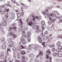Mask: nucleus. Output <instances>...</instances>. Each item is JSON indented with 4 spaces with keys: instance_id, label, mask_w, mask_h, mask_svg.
Returning a JSON list of instances; mask_svg holds the SVG:
<instances>
[{
    "instance_id": "1",
    "label": "nucleus",
    "mask_w": 62,
    "mask_h": 62,
    "mask_svg": "<svg viewBox=\"0 0 62 62\" xmlns=\"http://www.w3.org/2000/svg\"><path fill=\"white\" fill-rule=\"evenodd\" d=\"M6 17H3L2 19L3 21H4L3 23H2V25L3 26H5L7 24V21L6 20H7V18L8 17V13H7L5 14Z\"/></svg>"
},
{
    "instance_id": "2",
    "label": "nucleus",
    "mask_w": 62,
    "mask_h": 62,
    "mask_svg": "<svg viewBox=\"0 0 62 62\" xmlns=\"http://www.w3.org/2000/svg\"><path fill=\"white\" fill-rule=\"evenodd\" d=\"M23 37H24L25 38H28L30 37V36L31 35V33L30 32H28L26 34V36L25 35V33L24 32L23 33Z\"/></svg>"
},
{
    "instance_id": "3",
    "label": "nucleus",
    "mask_w": 62,
    "mask_h": 62,
    "mask_svg": "<svg viewBox=\"0 0 62 62\" xmlns=\"http://www.w3.org/2000/svg\"><path fill=\"white\" fill-rule=\"evenodd\" d=\"M56 51L57 52H58L57 54L58 56L60 57H62V51H59V50H58V49H56Z\"/></svg>"
},
{
    "instance_id": "4",
    "label": "nucleus",
    "mask_w": 62,
    "mask_h": 62,
    "mask_svg": "<svg viewBox=\"0 0 62 62\" xmlns=\"http://www.w3.org/2000/svg\"><path fill=\"white\" fill-rule=\"evenodd\" d=\"M21 40L22 41V43L23 44V45H24L26 44V42H25V40H24V39H23V38H21Z\"/></svg>"
},
{
    "instance_id": "5",
    "label": "nucleus",
    "mask_w": 62,
    "mask_h": 62,
    "mask_svg": "<svg viewBox=\"0 0 62 62\" xmlns=\"http://www.w3.org/2000/svg\"><path fill=\"white\" fill-rule=\"evenodd\" d=\"M49 8H50V7H47L46 9L45 10V11H46V12H47V13H46V15H47V16H49V14L48 12H49V11H48V10L49 9Z\"/></svg>"
},
{
    "instance_id": "6",
    "label": "nucleus",
    "mask_w": 62,
    "mask_h": 62,
    "mask_svg": "<svg viewBox=\"0 0 62 62\" xmlns=\"http://www.w3.org/2000/svg\"><path fill=\"white\" fill-rule=\"evenodd\" d=\"M17 21H18V22L20 23L21 24H20L19 25H21V26H22V20L21 19H19V18H18L17 19Z\"/></svg>"
},
{
    "instance_id": "7",
    "label": "nucleus",
    "mask_w": 62,
    "mask_h": 62,
    "mask_svg": "<svg viewBox=\"0 0 62 62\" xmlns=\"http://www.w3.org/2000/svg\"><path fill=\"white\" fill-rule=\"evenodd\" d=\"M11 47H12V46H11V45H9L8 46V48L9 49H8L7 50V52L8 53V52H11V50H10V49L11 48Z\"/></svg>"
},
{
    "instance_id": "8",
    "label": "nucleus",
    "mask_w": 62,
    "mask_h": 62,
    "mask_svg": "<svg viewBox=\"0 0 62 62\" xmlns=\"http://www.w3.org/2000/svg\"><path fill=\"white\" fill-rule=\"evenodd\" d=\"M38 38L39 43H41L42 42L41 38L39 36H38Z\"/></svg>"
},
{
    "instance_id": "9",
    "label": "nucleus",
    "mask_w": 62,
    "mask_h": 62,
    "mask_svg": "<svg viewBox=\"0 0 62 62\" xmlns=\"http://www.w3.org/2000/svg\"><path fill=\"white\" fill-rule=\"evenodd\" d=\"M15 14H13L12 15L11 17V20H13V19H14V18H15Z\"/></svg>"
},
{
    "instance_id": "10",
    "label": "nucleus",
    "mask_w": 62,
    "mask_h": 62,
    "mask_svg": "<svg viewBox=\"0 0 62 62\" xmlns=\"http://www.w3.org/2000/svg\"><path fill=\"white\" fill-rule=\"evenodd\" d=\"M21 54L23 55L25 54V52L24 50H22L20 52Z\"/></svg>"
},
{
    "instance_id": "11",
    "label": "nucleus",
    "mask_w": 62,
    "mask_h": 62,
    "mask_svg": "<svg viewBox=\"0 0 62 62\" xmlns=\"http://www.w3.org/2000/svg\"><path fill=\"white\" fill-rule=\"evenodd\" d=\"M51 49H48L46 51L47 53H48L49 54H51Z\"/></svg>"
},
{
    "instance_id": "12",
    "label": "nucleus",
    "mask_w": 62,
    "mask_h": 62,
    "mask_svg": "<svg viewBox=\"0 0 62 62\" xmlns=\"http://www.w3.org/2000/svg\"><path fill=\"white\" fill-rule=\"evenodd\" d=\"M28 47L29 48V50H32L33 48V46L31 45H29Z\"/></svg>"
},
{
    "instance_id": "13",
    "label": "nucleus",
    "mask_w": 62,
    "mask_h": 62,
    "mask_svg": "<svg viewBox=\"0 0 62 62\" xmlns=\"http://www.w3.org/2000/svg\"><path fill=\"white\" fill-rule=\"evenodd\" d=\"M6 45H5V44H3L2 46V48L3 49H6Z\"/></svg>"
},
{
    "instance_id": "14",
    "label": "nucleus",
    "mask_w": 62,
    "mask_h": 62,
    "mask_svg": "<svg viewBox=\"0 0 62 62\" xmlns=\"http://www.w3.org/2000/svg\"><path fill=\"white\" fill-rule=\"evenodd\" d=\"M4 57V54L2 53L1 54L0 58L1 59H3Z\"/></svg>"
},
{
    "instance_id": "15",
    "label": "nucleus",
    "mask_w": 62,
    "mask_h": 62,
    "mask_svg": "<svg viewBox=\"0 0 62 62\" xmlns=\"http://www.w3.org/2000/svg\"><path fill=\"white\" fill-rule=\"evenodd\" d=\"M9 45H11V46H13V41H11L10 42V44H9Z\"/></svg>"
},
{
    "instance_id": "16",
    "label": "nucleus",
    "mask_w": 62,
    "mask_h": 62,
    "mask_svg": "<svg viewBox=\"0 0 62 62\" xmlns=\"http://www.w3.org/2000/svg\"><path fill=\"white\" fill-rule=\"evenodd\" d=\"M16 14L17 16V17H18V18H20V17H21V14L20 13H17Z\"/></svg>"
},
{
    "instance_id": "17",
    "label": "nucleus",
    "mask_w": 62,
    "mask_h": 62,
    "mask_svg": "<svg viewBox=\"0 0 62 62\" xmlns=\"http://www.w3.org/2000/svg\"><path fill=\"white\" fill-rule=\"evenodd\" d=\"M62 49V46H60L58 47V49H57V50H59V51H60V50H61Z\"/></svg>"
},
{
    "instance_id": "18",
    "label": "nucleus",
    "mask_w": 62,
    "mask_h": 62,
    "mask_svg": "<svg viewBox=\"0 0 62 62\" xmlns=\"http://www.w3.org/2000/svg\"><path fill=\"white\" fill-rule=\"evenodd\" d=\"M28 24L30 26H32V25L33 24L32 22H29L28 23Z\"/></svg>"
},
{
    "instance_id": "19",
    "label": "nucleus",
    "mask_w": 62,
    "mask_h": 62,
    "mask_svg": "<svg viewBox=\"0 0 62 62\" xmlns=\"http://www.w3.org/2000/svg\"><path fill=\"white\" fill-rule=\"evenodd\" d=\"M5 8V5L3 4L0 6V8Z\"/></svg>"
},
{
    "instance_id": "20",
    "label": "nucleus",
    "mask_w": 62,
    "mask_h": 62,
    "mask_svg": "<svg viewBox=\"0 0 62 62\" xmlns=\"http://www.w3.org/2000/svg\"><path fill=\"white\" fill-rule=\"evenodd\" d=\"M20 54L19 53H18L17 54V57L18 59H20Z\"/></svg>"
},
{
    "instance_id": "21",
    "label": "nucleus",
    "mask_w": 62,
    "mask_h": 62,
    "mask_svg": "<svg viewBox=\"0 0 62 62\" xmlns=\"http://www.w3.org/2000/svg\"><path fill=\"white\" fill-rule=\"evenodd\" d=\"M13 30H15V31H16V30H17V27L15 26L13 27Z\"/></svg>"
},
{
    "instance_id": "22",
    "label": "nucleus",
    "mask_w": 62,
    "mask_h": 62,
    "mask_svg": "<svg viewBox=\"0 0 62 62\" xmlns=\"http://www.w3.org/2000/svg\"><path fill=\"white\" fill-rule=\"evenodd\" d=\"M39 25H37L36 26V29L37 30H38L39 29Z\"/></svg>"
},
{
    "instance_id": "23",
    "label": "nucleus",
    "mask_w": 62,
    "mask_h": 62,
    "mask_svg": "<svg viewBox=\"0 0 62 62\" xmlns=\"http://www.w3.org/2000/svg\"><path fill=\"white\" fill-rule=\"evenodd\" d=\"M35 18L36 19H38L37 20H40V18H39V17L38 16H35Z\"/></svg>"
},
{
    "instance_id": "24",
    "label": "nucleus",
    "mask_w": 62,
    "mask_h": 62,
    "mask_svg": "<svg viewBox=\"0 0 62 62\" xmlns=\"http://www.w3.org/2000/svg\"><path fill=\"white\" fill-rule=\"evenodd\" d=\"M42 25H44L45 24V23L44 21H42L41 23Z\"/></svg>"
},
{
    "instance_id": "25",
    "label": "nucleus",
    "mask_w": 62,
    "mask_h": 62,
    "mask_svg": "<svg viewBox=\"0 0 62 62\" xmlns=\"http://www.w3.org/2000/svg\"><path fill=\"white\" fill-rule=\"evenodd\" d=\"M57 44V45H60V44H61V42L60 41L58 42Z\"/></svg>"
},
{
    "instance_id": "26",
    "label": "nucleus",
    "mask_w": 62,
    "mask_h": 62,
    "mask_svg": "<svg viewBox=\"0 0 62 62\" xmlns=\"http://www.w3.org/2000/svg\"><path fill=\"white\" fill-rule=\"evenodd\" d=\"M50 47V48H53V47H55L54 45H51L49 46Z\"/></svg>"
},
{
    "instance_id": "27",
    "label": "nucleus",
    "mask_w": 62,
    "mask_h": 62,
    "mask_svg": "<svg viewBox=\"0 0 62 62\" xmlns=\"http://www.w3.org/2000/svg\"><path fill=\"white\" fill-rule=\"evenodd\" d=\"M52 21H48V23L49 24V25H50V24H52Z\"/></svg>"
},
{
    "instance_id": "28",
    "label": "nucleus",
    "mask_w": 62,
    "mask_h": 62,
    "mask_svg": "<svg viewBox=\"0 0 62 62\" xmlns=\"http://www.w3.org/2000/svg\"><path fill=\"white\" fill-rule=\"evenodd\" d=\"M10 36H13L14 35V34H13V33L12 32H10Z\"/></svg>"
},
{
    "instance_id": "29",
    "label": "nucleus",
    "mask_w": 62,
    "mask_h": 62,
    "mask_svg": "<svg viewBox=\"0 0 62 62\" xmlns=\"http://www.w3.org/2000/svg\"><path fill=\"white\" fill-rule=\"evenodd\" d=\"M61 38V39H62V35H59L58 38Z\"/></svg>"
},
{
    "instance_id": "30",
    "label": "nucleus",
    "mask_w": 62,
    "mask_h": 62,
    "mask_svg": "<svg viewBox=\"0 0 62 62\" xmlns=\"http://www.w3.org/2000/svg\"><path fill=\"white\" fill-rule=\"evenodd\" d=\"M13 36V38H14V39H15V38H16L17 37V36L16 35V34H14V35Z\"/></svg>"
},
{
    "instance_id": "31",
    "label": "nucleus",
    "mask_w": 62,
    "mask_h": 62,
    "mask_svg": "<svg viewBox=\"0 0 62 62\" xmlns=\"http://www.w3.org/2000/svg\"><path fill=\"white\" fill-rule=\"evenodd\" d=\"M22 59L23 60H24V59H25V56H24L23 55L22 56Z\"/></svg>"
},
{
    "instance_id": "32",
    "label": "nucleus",
    "mask_w": 62,
    "mask_h": 62,
    "mask_svg": "<svg viewBox=\"0 0 62 62\" xmlns=\"http://www.w3.org/2000/svg\"><path fill=\"white\" fill-rule=\"evenodd\" d=\"M46 42H43V43H42V45H43V46L44 47H45V44Z\"/></svg>"
},
{
    "instance_id": "33",
    "label": "nucleus",
    "mask_w": 62,
    "mask_h": 62,
    "mask_svg": "<svg viewBox=\"0 0 62 62\" xmlns=\"http://www.w3.org/2000/svg\"><path fill=\"white\" fill-rule=\"evenodd\" d=\"M12 50L13 51H16V48L15 47H13L12 48Z\"/></svg>"
},
{
    "instance_id": "34",
    "label": "nucleus",
    "mask_w": 62,
    "mask_h": 62,
    "mask_svg": "<svg viewBox=\"0 0 62 62\" xmlns=\"http://www.w3.org/2000/svg\"><path fill=\"white\" fill-rule=\"evenodd\" d=\"M32 54H31L29 55V57L31 58H32Z\"/></svg>"
},
{
    "instance_id": "35",
    "label": "nucleus",
    "mask_w": 62,
    "mask_h": 62,
    "mask_svg": "<svg viewBox=\"0 0 62 62\" xmlns=\"http://www.w3.org/2000/svg\"><path fill=\"white\" fill-rule=\"evenodd\" d=\"M46 58L47 59H48L49 58V55L48 54H46Z\"/></svg>"
},
{
    "instance_id": "36",
    "label": "nucleus",
    "mask_w": 62,
    "mask_h": 62,
    "mask_svg": "<svg viewBox=\"0 0 62 62\" xmlns=\"http://www.w3.org/2000/svg\"><path fill=\"white\" fill-rule=\"evenodd\" d=\"M41 31L39 30H37L36 31V32H41Z\"/></svg>"
},
{
    "instance_id": "37",
    "label": "nucleus",
    "mask_w": 62,
    "mask_h": 62,
    "mask_svg": "<svg viewBox=\"0 0 62 62\" xmlns=\"http://www.w3.org/2000/svg\"><path fill=\"white\" fill-rule=\"evenodd\" d=\"M54 13H56V14H57V13H58V12H57V11H52V12H53V13H54Z\"/></svg>"
},
{
    "instance_id": "38",
    "label": "nucleus",
    "mask_w": 62,
    "mask_h": 62,
    "mask_svg": "<svg viewBox=\"0 0 62 62\" xmlns=\"http://www.w3.org/2000/svg\"><path fill=\"white\" fill-rule=\"evenodd\" d=\"M54 56H55L57 55V53L56 52H54Z\"/></svg>"
},
{
    "instance_id": "39",
    "label": "nucleus",
    "mask_w": 62,
    "mask_h": 62,
    "mask_svg": "<svg viewBox=\"0 0 62 62\" xmlns=\"http://www.w3.org/2000/svg\"><path fill=\"white\" fill-rule=\"evenodd\" d=\"M52 52H55L56 51V49L55 48H53L52 50Z\"/></svg>"
},
{
    "instance_id": "40",
    "label": "nucleus",
    "mask_w": 62,
    "mask_h": 62,
    "mask_svg": "<svg viewBox=\"0 0 62 62\" xmlns=\"http://www.w3.org/2000/svg\"><path fill=\"white\" fill-rule=\"evenodd\" d=\"M5 39L4 38H1V40L2 41H4V40H5Z\"/></svg>"
},
{
    "instance_id": "41",
    "label": "nucleus",
    "mask_w": 62,
    "mask_h": 62,
    "mask_svg": "<svg viewBox=\"0 0 62 62\" xmlns=\"http://www.w3.org/2000/svg\"><path fill=\"white\" fill-rule=\"evenodd\" d=\"M8 40L9 41V40H12V37L10 38L9 39H8Z\"/></svg>"
},
{
    "instance_id": "42",
    "label": "nucleus",
    "mask_w": 62,
    "mask_h": 62,
    "mask_svg": "<svg viewBox=\"0 0 62 62\" xmlns=\"http://www.w3.org/2000/svg\"><path fill=\"white\" fill-rule=\"evenodd\" d=\"M33 49L34 50H36V49H37V46H35L33 47Z\"/></svg>"
},
{
    "instance_id": "43",
    "label": "nucleus",
    "mask_w": 62,
    "mask_h": 62,
    "mask_svg": "<svg viewBox=\"0 0 62 62\" xmlns=\"http://www.w3.org/2000/svg\"><path fill=\"white\" fill-rule=\"evenodd\" d=\"M48 31H46L45 32V34H46V35H47L48 34Z\"/></svg>"
},
{
    "instance_id": "44",
    "label": "nucleus",
    "mask_w": 62,
    "mask_h": 62,
    "mask_svg": "<svg viewBox=\"0 0 62 62\" xmlns=\"http://www.w3.org/2000/svg\"><path fill=\"white\" fill-rule=\"evenodd\" d=\"M35 57V55L34 54H32V58H33V57Z\"/></svg>"
},
{
    "instance_id": "45",
    "label": "nucleus",
    "mask_w": 62,
    "mask_h": 62,
    "mask_svg": "<svg viewBox=\"0 0 62 62\" xmlns=\"http://www.w3.org/2000/svg\"><path fill=\"white\" fill-rule=\"evenodd\" d=\"M42 29L43 30H44L45 29H44V26L43 25L42 26Z\"/></svg>"
},
{
    "instance_id": "46",
    "label": "nucleus",
    "mask_w": 62,
    "mask_h": 62,
    "mask_svg": "<svg viewBox=\"0 0 62 62\" xmlns=\"http://www.w3.org/2000/svg\"><path fill=\"white\" fill-rule=\"evenodd\" d=\"M58 20H61V19H62V17L60 16V17H59L58 18Z\"/></svg>"
},
{
    "instance_id": "47",
    "label": "nucleus",
    "mask_w": 62,
    "mask_h": 62,
    "mask_svg": "<svg viewBox=\"0 0 62 62\" xmlns=\"http://www.w3.org/2000/svg\"><path fill=\"white\" fill-rule=\"evenodd\" d=\"M39 54L40 55H42V54H43V53H42V52H41Z\"/></svg>"
},
{
    "instance_id": "48",
    "label": "nucleus",
    "mask_w": 62,
    "mask_h": 62,
    "mask_svg": "<svg viewBox=\"0 0 62 62\" xmlns=\"http://www.w3.org/2000/svg\"><path fill=\"white\" fill-rule=\"evenodd\" d=\"M33 61L31 60H29L28 61V62H32Z\"/></svg>"
},
{
    "instance_id": "49",
    "label": "nucleus",
    "mask_w": 62,
    "mask_h": 62,
    "mask_svg": "<svg viewBox=\"0 0 62 62\" xmlns=\"http://www.w3.org/2000/svg\"><path fill=\"white\" fill-rule=\"evenodd\" d=\"M42 13L44 15H45V12L44 11H43L42 12Z\"/></svg>"
},
{
    "instance_id": "50",
    "label": "nucleus",
    "mask_w": 62,
    "mask_h": 62,
    "mask_svg": "<svg viewBox=\"0 0 62 62\" xmlns=\"http://www.w3.org/2000/svg\"><path fill=\"white\" fill-rule=\"evenodd\" d=\"M16 62H20V61L18 60H16L15 61Z\"/></svg>"
},
{
    "instance_id": "51",
    "label": "nucleus",
    "mask_w": 62,
    "mask_h": 62,
    "mask_svg": "<svg viewBox=\"0 0 62 62\" xmlns=\"http://www.w3.org/2000/svg\"><path fill=\"white\" fill-rule=\"evenodd\" d=\"M16 54H14L13 55V56L14 57L16 58Z\"/></svg>"
},
{
    "instance_id": "52",
    "label": "nucleus",
    "mask_w": 62,
    "mask_h": 62,
    "mask_svg": "<svg viewBox=\"0 0 62 62\" xmlns=\"http://www.w3.org/2000/svg\"><path fill=\"white\" fill-rule=\"evenodd\" d=\"M5 13H6V12H2V14H3V15H4Z\"/></svg>"
},
{
    "instance_id": "53",
    "label": "nucleus",
    "mask_w": 62,
    "mask_h": 62,
    "mask_svg": "<svg viewBox=\"0 0 62 62\" xmlns=\"http://www.w3.org/2000/svg\"><path fill=\"white\" fill-rule=\"evenodd\" d=\"M9 9H6L7 12H9Z\"/></svg>"
},
{
    "instance_id": "54",
    "label": "nucleus",
    "mask_w": 62,
    "mask_h": 62,
    "mask_svg": "<svg viewBox=\"0 0 62 62\" xmlns=\"http://www.w3.org/2000/svg\"><path fill=\"white\" fill-rule=\"evenodd\" d=\"M56 20V19H52V21H53V23H54V21H55Z\"/></svg>"
},
{
    "instance_id": "55",
    "label": "nucleus",
    "mask_w": 62,
    "mask_h": 62,
    "mask_svg": "<svg viewBox=\"0 0 62 62\" xmlns=\"http://www.w3.org/2000/svg\"><path fill=\"white\" fill-rule=\"evenodd\" d=\"M9 7H10V8H12V5H9Z\"/></svg>"
},
{
    "instance_id": "56",
    "label": "nucleus",
    "mask_w": 62,
    "mask_h": 62,
    "mask_svg": "<svg viewBox=\"0 0 62 62\" xmlns=\"http://www.w3.org/2000/svg\"><path fill=\"white\" fill-rule=\"evenodd\" d=\"M24 8L26 9V8H27V6H25L24 7Z\"/></svg>"
},
{
    "instance_id": "57",
    "label": "nucleus",
    "mask_w": 62,
    "mask_h": 62,
    "mask_svg": "<svg viewBox=\"0 0 62 62\" xmlns=\"http://www.w3.org/2000/svg\"><path fill=\"white\" fill-rule=\"evenodd\" d=\"M20 4L22 5V6H24L25 5H24V4L23 3H20Z\"/></svg>"
},
{
    "instance_id": "58",
    "label": "nucleus",
    "mask_w": 62,
    "mask_h": 62,
    "mask_svg": "<svg viewBox=\"0 0 62 62\" xmlns=\"http://www.w3.org/2000/svg\"><path fill=\"white\" fill-rule=\"evenodd\" d=\"M48 58L49 59V60H52V57H49Z\"/></svg>"
},
{
    "instance_id": "59",
    "label": "nucleus",
    "mask_w": 62,
    "mask_h": 62,
    "mask_svg": "<svg viewBox=\"0 0 62 62\" xmlns=\"http://www.w3.org/2000/svg\"><path fill=\"white\" fill-rule=\"evenodd\" d=\"M35 62H38V60L37 59H36L35 60Z\"/></svg>"
},
{
    "instance_id": "60",
    "label": "nucleus",
    "mask_w": 62,
    "mask_h": 62,
    "mask_svg": "<svg viewBox=\"0 0 62 62\" xmlns=\"http://www.w3.org/2000/svg\"><path fill=\"white\" fill-rule=\"evenodd\" d=\"M9 4H6V6H9Z\"/></svg>"
},
{
    "instance_id": "61",
    "label": "nucleus",
    "mask_w": 62,
    "mask_h": 62,
    "mask_svg": "<svg viewBox=\"0 0 62 62\" xmlns=\"http://www.w3.org/2000/svg\"><path fill=\"white\" fill-rule=\"evenodd\" d=\"M33 21L34 20H36V19L35 18V17H34V16H33Z\"/></svg>"
},
{
    "instance_id": "62",
    "label": "nucleus",
    "mask_w": 62,
    "mask_h": 62,
    "mask_svg": "<svg viewBox=\"0 0 62 62\" xmlns=\"http://www.w3.org/2000/svg\"><path fill=\"white\" fill-rule=\"evenodd\" d=\"M2 11V9H0V13H1Z\"/></svg>"
},
{
    "instance_id": "63",
    "label": "nucleus",
    "mask_w": 62,
    "mask_h": 62,
    "mask_svg": "<svg viewBox=\"0 0 62 62\" xmlns=\"http://www.w3.org/2000/svg\"><path fill=\"white\" fill-rule=\"evenodd\" d=\"M22 14V15H24V12H22L21 13Z\"/></svg>"
},
{
    "instance_id": "64",
    "label": "nucleus",
    "mask_w": 62,
    "mask_h": 62,
    "mask_svg": "<svg viewBox=\"0 0 62 62\" xmlns=\"http://www.w3.org/2000/svg\"><path fill=\"white\" fill-rule=\"evenodd\" d=\"M21 62H25V61L24 60H23V61H22Z\"/></svg>"
}]
</instances>
